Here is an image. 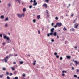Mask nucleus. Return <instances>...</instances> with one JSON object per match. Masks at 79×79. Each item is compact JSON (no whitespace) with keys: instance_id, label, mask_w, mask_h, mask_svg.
Segmentation results:
<instances>
[{"instance_id":"a18cd8bd","label":"nucleus","mask_w":79,"mask_h":79,"mask_svg":"<svg viewBox=\"0 0 79 79\" xmlns=\"http://www.w3.org/2000/svg\"><path fill=\"white\" fill-rule=\"evenodd\" d=\"M46 11H47L46 12V13H47V14H48V10H46Z\"/></svg>"},{"instance_id":"37998d69","label":"nucleus","mask_w":79,"mask_h":79,"mask_svg":"<svg viewBox=\"0 0 79 79\" xmlns=\"http://www.w3.org/2000/svg\"><path fill=\"white\" fill-rule=\"evenodd\" d=\"M77 19L76 18V19L74 21H73L74 23H75V21H76V20H77Z\"/></svg>"},{"instance_id":"b1692460","label":"nucleus","mask_w":79,"mask_h":79,"mask_svg":"<svg viewBox=\"0 0 79 79\" xmlns=\"http://www.w3.org/2000/svg\"><path fill=\"white\" fill-rule=\"evenodd\" d=\"M45 2H47V3H48L49 2V0H45Z\"/></svg>"},{"instance_id":"c03bdc74","label":"nucleus","mask_w":79,"mask_h":79,"mask_svg":"<svg viewBox=\"0 0 79 79\" xmlns=\"http://www.w3.org/2000/svg\"><path fill=\"white\" fill-rule=\"evenodd\" d=\"M54 55H57V52H55L54 53Z\"/></svg>"},{"instance_id":"2f4dec72","label":"nucleus","mask_w":79,"mask_h":79,"mask_svg":"<svg viewBox=\"0 0 79 79\" xmlns=\"http://www.w3.org/2000/svg\"><path fill=\"white\" fill-rule=\"evenodd\" d=\"M63 29L64 31H66L67 30V29L65 27Z\"/></svg>"},{"instance_id":"338daca9","label":"nucleus","mask_w":79,"mask_h":79,"mask_svg":"<svg viewBox=\"0 0 79 79\" xmlns=\"http://www.w3.org/2000/svg\"><path fill=\"white\" fill-rule=\"evenodd\" d=\"M57 39H59V36H58V35H57Z\"/></svg>"},{"instance_id":"9b49d317","label":"nucleus","mask_w":79,"mask_h":79,"mask_svg":"<svg viewBox=\"0 0 79 79\" xmlns=\"http://www.w3.org/2000/svg\"><path fill=\"white\" fill-rule=\"evenodd\" d=\"M15 1H17L19 4H21V0H15Z\"/></svg>"},{"instance_id":"4d7b16f0","label":"nucleus","mask_w":79,"mask_h":79,"mask_svg":"<svg viewBox=\"0 0 79 79\" xmlns=\"http://www.w3.org/2000/svg\"><path fill=\"white\" fill-rule=\"evenodd\" d=\"M11 69H12L13 70H15V68H13V67H12L11 68Z\"/></svg>"},{"instance_id":"6e6552de","label":"nucleus","mask_w":79,"mask_h":79,"mask_svg":"<svg viewBox=\"0 0 79 79\" xmlns=\"http://www.w3.org/2000/svg\"><path fill=\"white\" fill-rule=\"evenodd\" d=\"M66 58L67 59H70L71 57L70 56H66Z\"/></svg>"},{"instance_id":"39448f33","label":"nucleus","mask_w":79,"mask_h":79,"mask_svg":"<svg viewBox=\"0 0 79 79\" xmlns=\"http://www.w3.org/2000/svg\"><path fill=\"white\" fill-rule=\"evenodd\" d=\"M54 30H55V28H52L50 30L51 32L53 33V32H54Z\"/></svg>"},{"instance_id":"a878e982","label":"nucleus","mask_w":79,"mask_h":79,"mask_svg":"<svg viewBox=\"0 0 79 79\" xmlns=\"http://www.w3.org/2000/svg\"><path fill=\"white\" fill-rule=\"evenodd\" d=\"M53 33L52 32L49 33V35H53Z\"/></svg>"},{"instance_id":"5701e85b","label":"nucleus","mask_w":79,"mask_h":79,"mask_svg":"<svg viewBox=\"0 0 79 79\" xmlns=\"http://www.w3.org/2000/svg\"><path fill=\"white\" fill-rule=\"evenodd\" d=\"M5 27H8V24H6L5 25Z\"/></svg>"},{"instance_id":"0e129e2a","label":"nucleus","mask_w":79,"mask_h":79,"mask_svg":"<svg viewBox=\"0 0 79 79\" xmlns=\"http://www.w3.org/2000/svg\"><path fill=\"white\" fill-rule=\"evenodd\" d=\"M74 48H75L76 50H77V47L76 46L74 47Z\"/></svg>"},{"instance_id":"ddd939ff","label":"nucleus","mask_w":79,"mask_h":79,"mask_svg":"<svg viewBox=\"0 0 79 79\" xmlns=\"http://www.w3.org/2000/svg\"><path fill=\"white\" fill-rule=\"evenodd\" d=\"M5 61V63H7V61H8V60L6 59H5L3 60Z\"/></svg>"},{"instance_id":"1a4fd4ad","label":"nucleus","mask_w":79,"mask_h":79,"mask_svg":"<svg viewBox=\"0 0 79 79\" xmlns=\"http://www.w3.org/2000/svg\"><path fill=\"white\" fill-rule=\"evenodd\" d=\"M26 8H24L23 9V12H26Z\"/></svg>"},{"instance_id":"680f3d73","label":"nucleus","mask_w":79,"mask_h":79,"mask_svg":"<svg viewBox=\"0 0 79 79\" xmlns=\"http://www.w3.org/2000/svg\"><path fill=\"white\" fill-rule=\"evenodd\" d=\"M17 56V54H15V55H14V56Z\"/></svg>"},{"instance_id":"6ab92c4d","label":"nucleus","mask_w":79,"mask_h":79,"mask_svg":"<svg viewBox=\"0 0 79 79\" xmlns=\"http://www.w3.org/2000/svg\"><path fill=\"white\" fill-rule=\"evenodd\" d=\"M35 63H36V61H33V65H35Z\"/></svg>"},{"instance_id":"cd10ccee","label":"nucleus","mask_w":79,"mask_h":79,"mask_svg":"<svg viewBox=\"0 0 79 79\" xmlns=\"http://www.w3.org/2000/svg\"><path fill=\"white\" fill-rule=\"evenodd\" d=\"M19 63H20V64H23V61H20Z\"/></svg>"},{"instance_id":"9d476101","label":"nucleus","mask_w":79,"mask_h":79,"mask_svg":"<svg viewBox=\"0 0 79 79\" xmlns=\"http://www.w3.org/2000/svg\"><path fill=\"white\" fill-rule=\"evenodd\" d=\"M74 62L75 63V64H79V61H74Z\"/></svg>"},{"instance_id":"c85d7f7f","label":"nucleus","mask_w":79,"mask_h":79,"mask_svg":"<svg viewBox=\"0 0 79 79\" xmlns=\"http://www.w3.org/2000/svg\"><path fill=\"white\" fill-rule=\"evenodd\" d=\"M55 19L56 20H58V17H55Z\"/></svg>"},{"instance_id":"f03ea898","label":"nucleus","mask_w":79,"mask_h":79,"mask_svg":"<svg viewBox=\"0 0 79 79\" xmlns=\"http://www.w3.org/2000/svg\"><path fill=\"white\" fill-rule=\"evenodd\" d=\"M3 38L4 39H6L8 41L7 43H10V41H9V40H10V38H9V37H7L6 35L4 36Z\"/></svg>"},{"instance_id":"393cba45","label":"nucleus","mask_w":79,"mask_h":79,"mask_svg":"<svg viewBox=\"0 0 79 79\" xmlns=\"http://www.w3.org/2000/svg\"><path fill=\"white\" fill-rule=\"evenodd\" d=\"M57 26H58V25H57V24L56 23V25L54 26V27L55 28H56V27H57Z\"/></svg>"},{"instance_id":"f8f14e48","label":"nucleus","mask_w":79,"mask_h":79,"mask_svg":"<svg viewBox=\"0 0 79 79\" xmlns=\"http://www.w3.org/2000/svg\"><path fill=\"white\" fill-rule=\"evenodd\" d=\"M37 5V2H34V4H33V5L34 6H36Z\"/></svg>"},{"instance_id":"bb28decb","label":"nucleus","mask_w":79,"mask_h":79,"mask_svg":"<svg viewBox=\"0 0 79 79\" xmlns=\"http://www.w3.org/2000/svg\"><path fill=\"white\" fill-rule=\"evenodd\" d=\"M29 8L30 9H31V8H32V6L31 5L30 6H29Z\"/></svg>"},{"instance_id":"49530a36","label":"nucleus","mask_w":79,"mask_h":79,"mask_svg":"<svg viewBox=\"0 0 79 79\" xmlns=\"http://www.w3.org/2000/svg\"><path fill=\"white\" fill-rule=\"evenodd\" d=\"M54 23H52V24H51L52 26H54Z\"/></svg>"},{"instance_id":"69168bd1","label":"nucleus","mask_w":79,"mask_h":79,"mask_svg":"<svg viewBox=\"0 0 79 79\" xmlns=\"http://www.w3.org/2000/svg\"><path fill=\"white\" fill-rule=\"evenodd\" d=\"M13 64H16V62H13Z\"/></svg>"},{"instance_id":"f3484780","label":"nucleus","mask_w":79,"mask_h":79,"mask_svg":"<svg viewBox=\"0 0 79 79\" xmlns=\"http://www.w3.org/2000/svg\"><path fill=\"white\" fill-rule=\"evenodd\" d=\"M8 6H9V7H10L11 6V3H9L8 4Z\"/></svg>"},{"instance_id":"20e7f679","label":"nucleus","mask_w":79,"mask_h":79,"mask_svg":"<svg viewBox=\"0 0 79 79\" xmlns=\"http://www.w3.org/2000/svg\"><path fill=\"white\" fill-rule=\"evenodd\" d=\"M75 31V29H74V28H72L71 29H70V32H72V31H73V32H74Z\"/></svg>"},{"instance_id":"79ce46f5","label":"nucleus","mask_w":79,"mask_h":79,"mask_svg":"<svg viewBox=\"0 0 79 79\" xmlns=\"http://www.w3.org/2000/svg\"><path fill=\"white\" fill-rule=\"evenodd\" d=\"M47 35L48 37H50V34L49 33Z\"/></svg>"},{"instance_id":"58836bf2","label":"nucleus","mask_w":79,"mask_h":79,"mask_svg":"<svg viewBox=\"0 0 79 79\" xmlns=\"http://www.w3.org/2000/svg\"><path fill=\"white\" fill-rule=\"evenodd\" d=\"M7 79H10V77H9V76H8L7 77Z\"/></svg>"},{"instance_id":"c756f323","label":"nucleus","mask_w":79,"mask_h":79,"mask_svg":"<svg viewBox=\"0 0 79 79\" xmlns=\"http://www.w3.org/2000/svg\"><path fill=\"white\" fill-rule=\"evenodd\" d=\"M62 76H63L64 77L65 76V74H64V73H63L62 74Z\"/></svg>"},{"instance_id":"09e8293b","label":"nucleus","mask_w":79,"mask_h":79,"mask_svg":"<svg viewBox=\"0 0 79 79\" xmlns=\"http://www.w3.org/2000/svg\"><path fill=\"white\" fill-rule=\"evenodd\" d=\"M6 74L7 75H9V73H8V72H6Z\"/></svg>"},{"instance_id":"5fc2aeb1","label":"nucleus","mask_w":79,"mask_h":79,"mask_svg":"<svg viewBox=\"0 0 79 79\" xmlns=\"http://www.w3.org/2000/svg\"><path fill=\"white\" fill-rule=\"evenodd\" d=\"M79 72V69H77V73H78V72Z\"/></svg>"},{"instance_id":"e433bc0d","label":"nucleus","mask_w":79,"mask_h":79,"mask_svg":"<svg viewBox=\"0 0 79 79\" xmlns=\"http://www.w3.org/2000/svg\"><path fill=\"white\" fill-rule=\"evenodd\" d=\"M72 70H74V67H72Z\"/></svg>"},{"instance_id":"6e6d98bb","label":"nucleus","mask_w":79,"mask_h":79,"mask_svg":"<svg viewBox=\"0 0 79 79\" xmlns=\"http://www.w3.org/2000/svg\"><path fill=\"white\" fill-rule=\"evenodd\" d=\"M2 34H0V37H2Z\"/></svg>"},{"instance_id":"864d4df0","label":"nucleus","mask_w":79,"mask_h":79,"mask_svg":"<svg viewBox=\"0 0 79 79\" xmlns=\"http://www.w3.org/2000/svg\"><path fill=\"white\" fill-rule=\"evenodd\" d=\"M34 3H36V0H34L33 1Z\"/></svg>"},{"instance_id":"13d9d810","label":"nucleus","mask_w":79,"mask_h":79,"mask_svg":"<svg viewBox=\"0 0 79 79\" xmlns=\"http://www.w3.org/2000/svg\"><path fill=\"white\" fill-rule=\"evenodd\" d=\"M32 2H33V1L32 0H31L30 1V3H32Z\"/></svg>"},{"instance_id":"4468645a","label":"nucleus","mask_w":79,"mask_h":79,"mask_svg":"<svg viewBox=\"0 0 79 79\" xmlns=\"http://www.w3.org/2000/svg\"><path fill=\"white\" fill-rule=\"evenodd\" d=\"M5 20L6 21H8V18H6Z\"/></svg>"},{"instance_id":"72a5a7b5","label":"nucleus","mask_w":79,"mask_h":79,"mask_svg":"<svg viewBox=\"0 0 79 79\" xmlns=\"http://www.w3.org/2000/svg\"><path fill=\"white\" fill-rule=\"evenodd\" d=\"M17 73V72H16V71H15L14 72V74H15V75H16V74Z\"/></svg>"},{"instance_id":"a211bd4d","label":"nucleus","mask_w":79,"mask_h":79,"mask_svg":"<svg viewBox=\"0 0 79 79\" xmlns=\"http://www.w3.org/2000/svg\"><path fill=\"white\" fill-rule=\"evenodd\" d=\"M0 18L1 19H3V18H4V15H1L0 17Z\"/></svg>"},{"instance_id":"7ed1b4c3","label":"nucleus","mask_w":79,"mask_h":79,"mask_svg":"<svg viewBox=\"0 0 79 79\" xmlns=\"http://www.w3.org/2000/svg\"><path fill=\"white\" fill-rule=\"evenodd\" d=\"M56 24L57 26H58L59 27H61V26H62V23L61 22L57 23Z\"/></svg>"},{"instance_id":"412c9836","label":"nucleus","mask_w":79,"mask_h":79,"mask_svg":"<svg viewBox=\"0 0 79 79\" xmlns=\"http://www.w3.org/2000/svg\"><path fill=\"white\" fill-rule=\"evenodd\" d=\"M3 75H0V78H2L3 77Z\"/></svg>"},{"instance_id":"423d86ee","label":"nucleus","mask_w":79,"mask_h":79,"mask_svg":"<svg viewBox=\"0 0 79 79\" xmlns=\"http://www.w3.org/2000/svg\"><path fill=\"white\" fill-rule=\"evenodd\" d=\"M43 6L44 7H45V8H47V4H45L43 5Z\"/></svg>"},{"instance_id":"f704fd0d","label":"nucleus","mask_w":79,"mask_h":79,"mask_svg":"<svg viewBox=\"0 0 79 79\" xmlns=\"http://www.w3.org/2000/svg\"><path fill=\"white\" fill-rule=\"evenodd\" d=\"M38 33H39V34H40V31L38 30Z\"/></svg>"},{"instance_id":"ea45409f","label":"nucleus","mask_w":79,"mask_h":79,"mask_svg":"<svg viewBox=\"0 0 79 79\" xmlns=\"http://www.w3.org/2000/svg\"><path fill=\"white\" fill-rule=\"evenodd\" d=\"M60 60H63V57H61L60 58Z\"/></svg>"},{"instance_id":"de8ad7c7","label":"nucleus","mask_w":79,"mask_h":79,"mask_svg":"<svg viewBox=\"0 0 79 79\" xmlns=\"http://www.w3.org/2000/svg\"><path fill=\"white\" fill-rule=\"evenodd\" d=\"M13 75V73H10V76H12Z\"/></svg>"},{"instance_id":"a19ab883","label":"nucleus","mask_w":79,"mask_h":79,"mask_svg":"<svg viewBox=\"0 0 79 79\" xmlns=\"http://www.w3.org/2000/svg\"><path fill=\"white\" fill-rule=\"evenodd\" d=\"M3 45H5V43L3 42L2 43Z\"/></svg>"},{"instance_id":"8fccbe9b","label":"nucleus","mask_w":79,"mask_h":79,"mask_svg":"<svg viewBox=\"0 0 79 79\" xmlns=\"http://www.w3.org/2000/svg\"><path fill=\"white\" fill-rule=\"evenodd\" d=\"M56 57L57 58H58L59 57V56L57 55V56H56Z\"/></svg>"},{"instance_id":"0eeeda50","label":"nucleus","mask_w":79,"mask_h":79,"mask_svg":"<svg viewBox=\"0 0 79 79\" xmlns=\"http://www.w3.org/2000/svg\"><path fill=\"white\" fill-rule=\"evenodd\" d=\"M53 35L54 36V37H55V36H56V35H57V32H54L53 33Z\"/></svg>"},{"instance_id":"2eb2a0df","label":"nucleus","mask_w":79,"mask_h":79,"mask_svg":"<svg viewBox=\"0 0 79 79\" xmlns=\"http://www.w3.org/2000/svg\"><path fill=\"white\" fill-rule=\"evenodd\" d=\"M79 24H77V25H75L74 26V27L75 28H77V27L78 26Z\"/></svg>"},{"instance_id":"dca6fc26","label":"nucleus","mask_w":79,"mask_h":79,"mask_svg":"<svg viewBox=\"0 0 79 79\" xmlns=\"http://www.w3.org/2000/svg\"><path fill=\"white\" fill-rule=\"evenodd\" d=\"M12 56H13V54H10L9 55V58H10V57Z\"/></svg>"},{"instance_id":"f257e3e1","label":"nucleus","mask_w":79,"mask_h":79,"mask_svg":"<svg viewBox=\"0 0 79 79\" xmlns=\"http://www.w3.org/2000/svg\"><path fill=\"white\" fill-rule=\"evenodd\" d=\"M17 15L18 17V18H22L23 16L24 17V16H25V14L24 13H22V14H17Z\"/></svg>"},{"instance_id":"4be33fe9","label":"nucleus","mask_w":79,"mask_h":79,"mask_svg":"<svg viewBox=\"0 0 79 79\" xmlns=\"http://www.w3.org/2000/svg\"><path fill=\"white\" fill-rule=\"evenodd\" d=\"M8 58H10V57H9V56H7L5 58V59H8Z\"/></svg>"},{"instance_id":"473e14b6","label":"nucleus","mask_w":79,"mask_h":79,"mask_svg":"<svg viewBox=\"0 0 79 79\" xmlns=\"http://www.w3.org/2000/svg\"><path fill=\"white\" fill-rule=\"evenodd\" d=\"M74 77L76 78L77 77V76L76 75H74Z\"/></svg>"},{"instance_id":"bf43d9fd","label":"nucleus","mask_w":79,"mask_h":79,"mask_svg":"<svg viewBox=\"0 0 79 79\" xmlns=\"http://www.w3.org/2000/svg\"><path fill=\"white\" fill-rule=\"evenodd\" d=\"M71 16L72 17H73V16H74V14H72L71 15Z\"/></svg>"},{"instance_id":"7c9ffc66","label":"nucleus","mask_w":79,"mask_h":79,"mask_svg":"<svg viewBox=\"0 0 79 79\" xmlns=\"http://www.w3.org/2000/svg\"><path fill=\"white\" fill-rule=\"evenodd\" d=\"M33 21L34 23H35V22H36V20H35V19H34V20H33Z\"/></svg>"},{"instance_id":"e2e57ef3","label":"nucleus","mask_w":79,"mask_h":79,"mask_svg":"<svg viewBox=\"0 0 79 79\" xmlns=\"http://www.w3.org/2000/svg\"><path fill=\"white\" fill-rule=\"evenodd\" d=\"M23 77H25V74H23Z\"/></svg>"},{"instance_id":"603ef678","label":"nucleus","mask_w":79,"mask_h":79,"mask_svg":"<svg viewBox=\"0 0 79 79\" xmlns=\"http://www.w3.org/2000/svg\"><path fill=\"white\" fill-rule=\"evenodd\" d=\"M51 41H52V42H54V40H53V39Z\"/></svg>"},{"instance_id":"aec40b11","label":"nucleus","mask_w":79,"mask_h":79,"mask_svg":"<svg viewBox=\"0 0 79 79\" xmlns=\"http://www.w3.org/2000/svg\"><path fill=\"white\" fill-rule=\"evenodd\" d=\"M40 15H38L37 16V19H39L40 18Z\"/></svg>"},{"instance_id":"c9c22d12","label":"nucleus","mask_w":79,"mask_h":79,"mask_svg":"<svg viewBox=\"0 0 79 79\" xmlns=\"http://www.w3.org/2000/svg\"><path fill=\"white\" fill-rule=\"evenodd\" d=\"M3 69L4 70V71H5V70H6V68L5 67H4L3 68Z\"/></svg>"},{"instance_id":"774afa93","label":"nucleus","mask_w":79,"mask_h":79,"mask_svg":"<svg viewBox=\"0 0 79 79\" xmlns=\"http://www.w3.org/2000/svg\"><path fill=\"white\" fill-rule=\"evenodd\" d=\"M39 10H40V9L39 8H38L37 9V10H38V11Z\"/></svg>"},{"instance_id":"3c124183","label":"nucleus","mask_w":79,"mask_h":79,"mask_svg":"<svg viewBox=\"0 0 79 79\" xmlns=\"http://www.w3.org/2000/svg\"><path fill=\"white\" fill-rule=\"evenodd\" d=\"M60 18H62V19H63L64 18L63 16H61Z\"/></svg>"},{"instance_id":"4c0bfd02","label":"nucleus","mask_w":79,"mask_h":79,"mask_svg":"<svg viewBox=\"0 0 79 79\" xmlns=\"http://www.w3.org/2000/svg\"><path fill=\"white\" fill-rule=\"evenodd\" d=\"M62 73H66V71H62Z\"/></svg>"},{"instance_id":"052dcab7","label":"nucleus","mask_w":79,"mask_h":79,"mask_svg":"<svg viewBox=\"0 0 79 79\" xmlns=\"http://www.w3.org/2000/svg\"><path fill=\"white\" fill-rule=\"evenodd\" d=\"M67 43H68V42H67V41H65V44H67Z\"/></svg>"}]
</instances>
